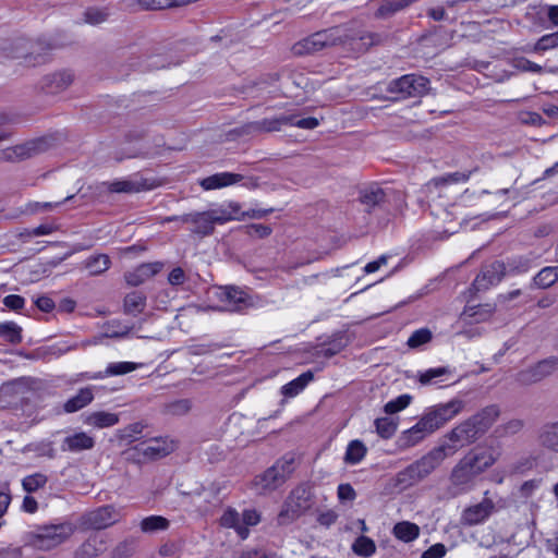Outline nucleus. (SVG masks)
Returning <instances> with one entry per match:
<instances>
[{
	"instance_id": "f257e3e1",
	"label": "nucleus",
	"mask_w": 558,
	"mask_h": 558,
	"mask_svg": "<svg viewBox=\"0 0 558 558\" xmlns=\"http://www.w3.org/2000/svg\"><path fill=\"white\" fill-rule=\"evenodd\" d=\"M446 458L437 447L433 448L421 459L408 465L396 475L397 485L408 488L426 478Z\"/></svg>"
},
{
	"instance_id": "f03ea898",
	"label": "nucleus",
	"mask_w": 558,
	"mask_h": 558,
	"mask_svg": "<svg viewBox=\"0 0 558 558\" xmlns=\"http://www.w3.org/2000/svg\"><path fill=\"white\" fill-rule=\"evenodd\" d=\"M39 43H33L26 38H16L0 47V54L7 59L24 60V64L35 66L47 61V53Z\"/></svg>"
},
{
	"instance_id": "7ed1b4c3",
	"label": "nucleus",
	"mask_w": 558,
	"mask_h": 558,
	"mask_svg": "<svg viewBox=\"0 0 558 558\" xmlns=\"http://www.w3.org/2000/svg\"><path fill=\"white\" fill-rule=\"evenodd\" d=\"M464 407L465 402L462 399L453 398L447 402L426 408L420 418L422 424L433 434L458 416L464 410Z\"/></svg>"
},
{
	"instance_id": "20e7f679",
	"label": "nucleus",
	"mask_w": 558,
	"mask_h": 558,
	"mask_svg": "<svg viewBox=\"0 0 558 558\" xmlns=\"http://www.w3.org/2000/svg\"><path fill=\"white\" fill-rule=\"evenodd\" d=\"M481 435L469 418L462 421L450 429L445 436L444 441L437 446L445 458L452 457L459 449L475 442Z\"/></svg>"
},
{
	"instance_id": "39448f33",
	"label": "nucleus",
	"mask_w": 558,
	"mask_h": 558,
	"mask_svg": "<svg viewBox=\"0 0 558 558\" xmlns=\"http://www.w3.org/2000/svg\"><path fill=\"white\" fill-rule=\"evenodd\" d=\"M428 88V78L415 74L403 75L388 82L386 85V90L391 94L390 98L392 100H401L409 97H421L427 93Z\"/></svg>"
},
{
	"instance_id": "423d86ee",
	"label": "nucleus",
	"mask_w": 558,
	"mask_h": 558,
	"mask_svg": "<svg viewBox=\"0 0 558 558\" xmlns=\"http://www.w3.org/2000/svg\"><path fill=\"white\" fill-rule=\"evenodd\" d=\"M75 530L71 522L43 526L34 535L33 545L41 550H50L70 538Z\"/></svg>"
},
{
	"instance_id": "0eeeda50",
	"label": "nucleus",
	"mask_w": 558,
	"mask_h": 558,
	"mask_svg": "<svg viewBox=\"0 0 558 558\" xmlns=\"http://www.w3.org/2000/svg\"><path fill=\"white\" fill-rule=\"evenodd\" d=\"M341 38L339 27L317 32L292 46V52L296 56L314 53L327 46L336 45Z\"/></svg>"
},
{
	"instance_id": "6e6552de",
	"label": "nucleus",
	"mask_w": 558,
	"mask_h": 558,
	"mask_svg": "<svg viewBox=\"0 0 558 558\" xmlns=\"http://www.w3.org/2000/svg\"><path fill=\"white\" fill-rule=\"evenodd\" d=\"M260 515L254 509H246L240 514L235 509L228 508L220 518V524L227 529H233L241 539H246L250 535V526L259 523Z\"/></svg>"
},
{
	"instance_id": "1a4fd4ad",
	"label": "nucleus",
	"mask_w": 558,
	"mask_h": 558,
	"mask_svg": "<svg viewBox=\"0 0 558 558\" xmlns=\"http://www.w3.org/2000/svg\"><path fill=\"white\" fill-rule=\"evenodd\" d=\"M311 506L310 492L306 487L299 486L293 489L284 501L279 514L278 523L283 525L299 518Z\"/></svg>"
},
{
	"instance_id": "9d476101",
	"label": "nucleus",
	"mask_w": 558,
	"mask_h": 558,
	"mask_svg": "<svg viewBox=\"0 0 558 558\" xmlns=\"http://www.w3.org/2000/svg\"><path fill=\"white\" fill-rule=\"evenodd\" d=\"M51 146L48 137L28 140L13 147H8L1 153V158L8 161H21L43 154Z\"/></svg>"
},
{
	"instance_id": "9b49d317",
	"label": "nucleus",
	"mask_w": 558,
	"mask_h": 558,
	"mask_svg": "<svg viewBox=\"0 0 558 558\" xmlns=\"http://www.w3.org/2000/svg\"><path fill=\"white\" fill-rule=\"evenodd\" d=\"M478 504L466 507L461 513V524L464 526H475L485 523L495 511V502L487 498L488 492Z\"/></svg>"
},
{
	"instance_id": "f8f14e48",
	"label": "nucleus",
	"mask_w": 558,
	"mask_h": 558,
	"mask_svg": "<svg viewBox=\"0 0 558 558\" xmlns=\"http://www.w3.org/2000/svg\"><path fill=\"white\" fill-rule=\"evenodd\" d=\"M558 368V357L549 356L518 373L517 379L523 385H532L550 376Z\"/></svg>"
},
{
	"instance_id": "ddd939ff",
	"label": "nucleus",
	"mask_w": 558,
	"mask_h": 558,
	"mask_svg": "<svg viewBox=\"0 0 558 558\" xmlns=\"http://www.w3.org/2000/svg\"><path fill=\"white\" fill-rule=\"evenodd\" d=\"M117 522V512L112 506H102L82 515L81 524L86 529L102 530Z\"/></svg>"
},
{
	"instance_id": "4468645a",
	"label": "nucleus",
	"mask_w": 558,
	"mask_h": 558,
	"mask_svg": "<svg viewBox=\"0 0 558 558\" xmlns=\"http://www.w3.org/2000/svg\"><path fill=\"white\" fill-rule=\"evenodd\" d=\"M138 367H140V364L134 363V362H124V361L112 362L107 365L105 371L85 372V373L78 374L75 381L84 380V379L99 380V379H105V378L111 377V376L125 375V374L136 371Z\"/></svg>"
},
{
	"instance_id": "2eb2a0df",
	"label": "nucleus",
	"mask_w": 558,
	"mask_h": 558,
	"mask_svg": "<svg viewBox=\"0 0 558 558\" xmlns=\"http://www.w3.org/2000/svg\"><path fill=\"white\" fill-rule=\"evenodd\" d=\"M477 472H475L474 468L470 462L465 460L463 457L452 469L450 474V482L452 486L457 488V493L466 492L474 478L477 476Z\"/></svg>"
},
{
	"instance_id": "dca6fc26",
	"label": "nucleus",
	"mask_w": 558,
	"mask_h": 558,
	"mask_svg": "<svg viewBox=\"0 0 558 558\" xmlns=\"http://www.w3.org/2000/svg\"><path fill=\"white\" fill-rule=\"evenodd\" d=\"M175 449L173 440L168 438H154L148 441L141 442L136 450L147 459H159L168 456Z\"/></svg>"
},
{
	"instance_id": "f3484780",
	"label": "nucleus",
	"mask_w": 558,
	"mask_h": 558,
	"mask_svg": "<svg viewBox=\"0 0 558 558\" xmlns=\"http://www.w3.org/2000/svg\"><path fill=\"white\" fill-rule=\"evenodd\" d=\"M217 295L223 303L220 311L239 312L247 305V294L233 287L220 289Z\"/></svg>"
},
{
	"instance_id": "a211bd4d",
	"label": "nucleus",
	"mask_w": 558,
	"mask_h": 558,
	"mask_svg": "<svg viewBox=\"0 0 558 558\" xmlns=\"http://www.w3.org/2000/svg\"><path fill=\"white\" fill-rule=\"evenodd\" d=\"M504 276V267L500 263L496 262L486 266L476 276L473 281V288L475 291H484L501 281Z\"/></svg>"
},
{
	"instance_id": "6ab92c4d",
	"label": "nucleus",
	"mask_w": 558,
	"mask_h": 558,
	"mask_svg": "<svg viewBox=\"0 0 558 558\" xmlns=\"http://www.w3.org/2000/svg\"><path fill=\"white\" fill-rule=\"evenodd\" d=\"M391 189L381 187L378 184H371L360 193V201L367 208L380 207L389 201Z\"/></svg>"
},
{
	"instance_id": "aec40b11",
	"label": "nucleus",
	"mask_w": 558,
	"mask_h": 558,
	"mask_svg": "<svg viewBox=\"0 0 558 558\" xmlns=\"http://www.w3.org/2000/svg\"><path fill=\"white\" fill-rule=\"evenodd\" d=\"M107 549V537L100 533L92 534L76 550L75 558H96Z\"/></svg>"
},
{
	"instance_id": "412c9836",
	"label": "nucleus",
	"mask_w": 558,
	"mask_h": 558,
	"mask_svg": "<svg viewBox=\"0 0 558 558\" xmlns=\"http://www.w3.org/2000/svg\"><path fill=\"white\" fill-rule=\"evenodd\" d=\"M244 177L233 172H218L206 177L199 181V185L205 191L218 190L240 183Z\"/></svg>"
},
{
	"instance_id": "4be33fe9",
	"label": "nucleus",
	"mask_w": 558,
	"mask_h": 558,
	"mask_svg": "<svg viewBox=\"0 0 558 558\" xmlns=\"http://www.w3.org/2000/svg\"><path fill=\"white\" fill-rule=\"evenodd\" d=\"M163 267L160 262L144 263L137 266L135 269L125 274V281L128 284L136 287L158 274Z\"/></svg>"
},
{
	"instance_id": "5701e85b",
	"label": "nucleus",
	"mask_w": 558,
	"mask_h": 558,
	"mask_svg": "<svg viewBox=\"0 0 558 558\" xmlns=\"http://www.w3.org/2000/svg\"><path fill=\"white\" fill-rule=\"evenodd\" d=\"M209 213L213 216L211 219L218 225L243 219V210L238 202L223 203L218 208L209 210Z\"/></svg>"
},
{
	"instance_id": "b1692460",
	"label": "nucleus",
	"mask_w": 558,
	"mask_h": 558,
	"mask_svg": "<svg viewBox=\"0 0 558 558\" xmlns=\"http://www.w3.org/2000/svg\"><path fill=\"white\" fill-rule=\"evenodd\" d=\"M95 446V439L93 436L88 435L85 432H76L74 434H71L66 436L62 444H61V450L62 451H70V452H81L85 450H90Z\"/></svg>"
},
{
	"instance_id": "393cba45",
	"label": "nucleus",
	"mask_w": 558,
	"mask_h": 558,
	"mask_svg": "<svg viewBox=\"0 0 558 558\" xmlns=\"http://www.w3.org/2000/svg\"><path fill=\"white\" fill-rule=\"evenodd\" d=\"M499 414V408L493 404L482 409L480 412L469 417V420L482 436L492 427Z\"/></svg>"
},
{
	"instance_id": "a878e982",
	"label": "nucleus",
	"mask_w": 558,
	"mask_h": 558,
	"mask_svg": "<svg viewBox=\"0 0 558 558\" xmlns=\"http://www.w3.org/2000/svg\"><path fill=\"white\" fill-rule=\"evenodd\" d=\"M108 191L112 193H138L141 191L149 190L147 181L142 178H128L121 180H114L112 182L105 183Z\"/></svg>"
},
{
	"instance_id": "bb28decb",
	"label": "nucleus",
	"mask_w": 558,
	"mask_h": 558,
	"mask_svg": "<svg viewBox=\"0 0 558 558\" xmlns=\"http://www.w3.org/2000/svg\"><path fill=\"white\" fill-rule=\"evenodd\" d=\"M286 480L284 472L280 471V465H272L256 478L255 484L259 493H264L276 489L283 484Z\"/></svg>"
},
{
	"instance_id": "cd10ccee",
	"label": "nucleus",
	"mask_w": 558,
	"mask_h": 558,
	"mask_svg": "<svg viewBox=\"0 0 558 558\" xmlns=\"http://www.w3.org/2000/svg\"><path fill=\"white\" fill-rule=\"evenodd\" d=\"M94 389V386L81 388L75 396L64 402L63 411L69 414L75 413L89 405L95 398Z\"/></svg>"
},
{
	"instance_id": "c85d7f7f",
	"label": "nucleus",
	"mask_w": 558,
	"mask_h": 558,
	"mask_svg": "<svg viewBox=\"0 0 558 558\" xmlns=\"http://www.w3.org/2000/svg\"><path fill=\"white\" fill-rule=\"evenodd\" d=\"M120 421L119 414L107 411H93L83 415V423L94 428H108L117 425Z\"/></svg>"
},
{
	"instance_id": "c756f323",
	"label": "nucleus",
	"mask_w": 558,
	"mask_h": 558,
	"mask_svg": "<svg viewBox=\"0 0 558 558\" xmlns=\"http://www.w3.org/2000/svg\"><path fill=\"white\" fill-rule=\"evenodd\" d=\"M211 215L208 211L195 213L184 215L181 219L183 222L193 223L194 228L192 231L197 234L207 235L214 230L215 221L211 219Z\"/></svg>"
},
{
	"instance_id": "7c9ffc66",
	"label": "nucleus",
	"mask_w": 558,
	"mask_h": 558,
	"mask_svg": "<svg viewBox=\"0 0 558 558\" xmlns=\"http://www.w3.org/2000/svg\"><path fill=\"white\" fill-rule=\"evenodd\" d=\"M73 75L69 71H60L45 76L43 80V89L48 94H57L71 85Z\"/></svg>"
},
{
	"instance_id": "2f4dec72",
	"label": "nucleus",
	"mask_w": 558,
	"mask_h": 558,
	"mask_svg": "<svg viewBox=\"0 0 558 558\" xmlns=\"http://www.w3.org/2000/svg\"><path fill=\"white\" fill-rule=\"evenodd\" d=\"M430 434L432 433L425 425L422 424L420 418L415 425L402 432L401 436L399 437V444L403 448H411L416 446Z\"/></svg>"
},
{
	"instance_id": "473e14b6",
	"label": "nucleus",
	"mask_w": 558,
	"mask_h": 558,
	"mask_svg": "<svg viewBox=\"0 0 558 558\" xmlns=\"http://www.w3.org/2000/svg\"><path fill=\"white\" fill-rule=\"evenodd\" d=\"M465 460L472 464L475 472L480 475L496 462V457L489 450H472L464 456Z\"/></svg>"
},
{
	"instance_id": "72a5a7b5",
	"label": "nucleus",
	"mask_w": 558,
	"mask_h": 558,
	"mask_svg": "<svg viewBox=\"0 0 558 558\" xmlns=\"http://www.w3.org/2000/svg\"><path fill=\"white\" fill-rule=\"evenodd\" d=\"M538 442L543 448L558 453V421L541 427Z\"/></svg>"
},
{
	"instance_id": "f704fd0d",
	"label": "nucleus",
	"mask_w": 558,
	"mask_h": 558,
	"mask_svg": "<svg viewBox=\"0 0 558 558\" xmlns=\"http://www.w3.org/2000/svg\"><path fill=\"white\" fill-rule=\"evenodd\" d=\"M420 533V526L410 521L398 522L392 527L393 536L403 543L414 542L418 538Z\"/></svg>"
},
{
	"instance_id": "c9c22d12",
	"label": "nucleus",
	"mask_w": 558,
	"mask_h": 558,
	"mask_svg": "<svg viewBox=\"0 0 558 558\" xmlns=\"http://www.w3.org/2000/svg\"><path fill=\"white\" fill-rule=\"evenodd\" d=\"M314 374L311 371L302 373L293 380L287 383L281 387V393L286 398H294L300 395L305 387L313 380Z\"/></svg>"
},
{
	"instance_id": "e433bc0d",
	"label": "nucleus",
	"mask_w": 558,
	"mask_h": 558,
	"mask_svg": "<svg viewBox=\"0 0 558 558\" xmlns=\"http://www.w3.org/2000/svg\"><path fill=\"white\" fill-rule=\"evenodd\" d=\"M289 123V114L283 113L279 117L274 118H264L259 121L253 122L250 128L254 132H277L282 129V126L288 125Z\"/></svg>"
},
{
	"instance_id": "4c0bfd02",
	"label": "nucleus",
	"mask_w": 558,
	"mask_h": 558,
	"mask_svg": "<svg viewBox=\"0 0 558 558\" xmlns=\"http://www.w3.org/2000/svg\"><path fill=\"white\" fill-rule=\"evenodd\" d=\"M111 260L107 254H97L86 258L83 263L84 269L90 276H98L110 268Z\"/></svg>"
},
{
	"instance_id": "58836bf2",
	"label": "nucleus",
	"mask_w": 558,
	"mask_h": 558,
	"mask_svg": "<svg viewBox=\"0 0 558 558\" xmlns=\"http://www.w3.org/2000/svg\"><path fill=\"white\" fill-rule=\"evenodd\" d=\"M367 454V447L359 439L351 440L345 449L343 461L349 465H355L363 461Z\"/></svg>"
},
{
	"instance_id": "ea45409f",
	"label": "nucleus",
	"mask_w": 558,
	"mask_h": 558,
	"mask_svg": "<svg viewBox=\"0 0 558 558\" xmlns=\"http://www.w3.org/2000/svg\"><path fill=\"white\" fill-rule=\"evenodd\" d=\"M558 281V265L541 269L533 278V284L539 289H547Z\"/></svg>"
},
{
	"instance_id": "a19ab883",
	"label": "nucleus",
	"mask_w": 558,
	"mask_h": 558,
	"mask_svg": "<svg viewBox=\"0 0 558 558\" xmlns=\"http://www.w3.org/2000/svg\"><path fill=\"white\" fill-rule=\"evenodd\" d=\"M146 306V296L140 291H133L126 294L124 299V311L126 314L136 316L144 311Z\"/></svg>"
},
{
	"instance_id": "79ce46f5",
	"label": "nucleus",
	"mask_w": 558,
	"mask_h": 558,
	"mask_svg": "<svg viewBox=\"0 0 558 558\" xmlns=\"http://www.w3.org/2000/svg\"><path fill=\"white\" fill-rule=\"evenodd\" d=\"M449 374H451V371L449 367H446V366L428 368V369L420 373L418 381L424 386L438 385L441 381H444V379H441V378Z\"/></svg>"
},
{
	"instance_id": "37998d69",
	"label": "nucleus",
	"mask_w": 558,
	"mask_h": 558,
	"mask_svg": "<svg viewBox=\"0 0 558 558\" xmlns=\"http://www.w3.org/2000/svg\"><path fill=\"white\" fill-rule=\"evenodd\" d=\"M0 338L10 344L22 342V328L14 322L0 323Z\"/></svg>"
},
{
	"instance_id": "c03bdc74",
	"label": "nucleus",
	"mask_w": 558,
	"mask_h": 558,
	"mask_svg": "<svg viewBox=\"0 0 558 558\" xmlns=\"http://www.w3.org/2000/svg\"><path fill=\"white\" fill-rule=\"evenodd\" d=\"M352 551L360 557L368 558L376 553L375 542L364 535L359 536L352 544Z\"/></svg>"
},
{
	"instance_id": "a18cd8bd",
	"label": "nucleus",
	"mask_w": 558,
	"mask_h": 558,
	"mask_svg": "<svg viewBox=\"0 0 558 558\" xmlns=\"http://www.w3.org/2000/svg\"><path fill=\"white\" fill-rule=\"evenodd\" d=\"M414 1L415 0H383L381 4L377 9L376 16L388 17Z\"/></svg>"
},
{
	"instance_id": "49530a36",
	"label": "nucleus",
	"mask_w": 558,
	"mask_h": 558,
	"mask_svg": "<svg viewBox=\"0 0 558 558\" xmlns=\"http://www.w3.org/2000/svg\"><path fill=\"white\" fill-rule=\"evenodd\" d=\"M169 525V520L161 515H149L141 521V530L144 533L165 531Z\"/></svg>"
},
{
	"instance_id": "de8ad7c7",
	"label": "nucleus",
	"mask_w": 558,
	"mask_h": 558,
	"mask_svg": "<svg viewBox=\"0 0 558 558\" xmlns=\"http://www.w3.org/2000/svg\"><path fill=\"white\" fill-rule=\"evenodd\" d=\"M374 425L377 434L384 439L392 437L397 430V423L390 417L376 418Z\"/></svg>"
},
{
	"instance_id": "09e8293b",
	"label": "nucleus",
	"mask_w": 558,
	"mask_h": 558,
	"mask_svg": "<svg viewBox=\"0 0 558 558\" xmlns=\"http://www.w3.org/2000/svg\"><path fill=\"white\" fill-rule=\"evenodd\" d=\"M411 401H412V397L410 395H408V393L400 395L399 397L388 401L384 407V411L387 414L398 413V412L404 410L405 408H408L410 405Z\"/></svg>"
},
{
	"instance_id": "8fccbe9b",
	"label": "nucleus",
	"mask_w": 558,
	"mask_h": 558,
	"mask_svg": "<svg viewBox=\"0 0 558 558\" xmlns=\"http://www.w3.org/2000/svg\"><path fill=\"white\" fill-rule=\"evenodd\" d=\"M48 478L43 473H35L23 478L22 486L27 493H34L44 487Z\"/></svg>"
},
{
	"instance_id": "3c124183",
	"label": "nucleus",
	"mask_w": 558,
	"mask_h": 558,
	"mask_svg": "<svg viewBox=\"0 0 558 558\" xmlns=\"http://www.w3.org/2000/svg\"><path fill=\"white\" fill-rule=\"evenodd\" d=\"M16 120L17 116L14 112L0 109V142L5 141L10 136L7 126L15 123Z\"/></svg>"
},
{
	"instance_id": "603ef678",
	"label": "nucleus",
	"mask_w": 558,
	"mask_h": 558,
	"mask_svg": "<svg viewBox=\"0 0 558 558\" xmlns=\"http://www.w3.org/2000/svg\"><path fill=\"white\" fill-rule=\"evenodd\" d=\"M288 125L303 130H314L319 125V119L315 117L300 118L298 114H289Z\"/></svg>"
},
{
	"instance_id": "864d4df0",
	"label": "nucleus",
	"mask_w": 558,
	"mask_h": 558,
	"mask_svg": "<svg viewBox=\"0 0 558 558\" xmlns=\"http://www.w3.org/2000/svg\"><path fill=\"white\" fill-rule=\"evenodd\" d=\"M432 339V332L427 328H421L415 330L408 339L407 344L410 348H418Z\"/></svg>"
},
{
	"instance_id": "5fc2aeb1",
	"label": "nucleus",
	"mask_w": 558,
	"mask_h": 558,
	"mask_svg": "<svg viewBox=\"0 0 558 558\" xmlns=\"http://www.w3.org/2000/svg\"><path fill=\"white\" fill-rule=\"evenodd\" d=\"M107 19H108L107 11L101 10V9L90 8L84 12V21H85V23L90 24V25L101 24V23L106 22Z\"/></svg>"
},
{
	"instance_id": "6e6d98bb",
	"label": "nucleus",
	"mask_w": 558,
	"mask_h": 558,
	"mask_svg": "<svg viewBox=\"0 0 558 558\" xmlns=\"http://www.w3.org/2000/svg\"><path fill=\"white\" fill-rule=\"evenodd\" d=\"M58 230V227L53 223H43L33 229H26L21 235H25L27 238L34 236H43L52 234Z\"/></svg>"
},
{
	"instance_id": "4d7b16f0",
	"label": "nucleus",
	"mask_w": 558,
	"mask_h": 558,
	"mask_svg": "<svg viewBox=\"0 0 558 558\" xmlns=\"http://www.w3.org/2000/svg\"><path fill=\"white\" fill-rule=\"evenodd\" d=\"M556 47H558V31L556 33L542 36L535 45V50L545 51Z\"/></svg>"
},
{
	"instance_id": "13d9d810",
	"label": "nucleus",
	"mask_w": 558,
	"mask_h": 558,
	"mask_svg": "<svg viewBox=\"0 0 558 558\" xmlns=\"http://www.w3.org/2000/svg\"><path fill=\"white\" fill-rule=\"evenodd\" d=\"M134 551V542L125 539L119 543L112 550V558H125Z\"/></svg>"
},
{
	"instance_id": "bf43d9fd",
	"label": "nucleus",
	"mask_w": 558,
	"mask_h": 558,
	"mask_svg": "<svg viewBox=\"0 0 558 558\" xmlns=\"http://www.w3.org/2000/svg\"><path fill=\"white\" fill-rule=\"evenodd\" d=\"M471 172H453L449 173L447 177L435 179L433 181V184L435 186H438L439 184L444 183H459V182H466L470 179Z\"/></svg>"
},
{
	"instance_id": "052dcab7",
	"label": "nucleus",
	"mask_w": 558,
	"mask_h": 558,
	"mask_svg": "<svg viewBox=\"0 0 558 558\" xmlns=\"http://www.w3.org/2000/svg\"><path fill=\"white\" fill-rule=\"evenodd\" d=\"M3 305L11 311H20L25 305V299L17 294H9L2 300Z\"/></svg>"
},
{
	"instance_id": "680f3d73",
	"label": "nucleus",
	"mask_w": 558,
	"mask_h": 558,
	"mask_svg": "<svg viewBox=\"0 0 558 558\" xmlns=\"http://www.w3.org/2000/svg\"><path fill=\"white\" fill-rule=\"evenodd\" d=\"M138 4L146 10H162L173 7L172 0H138Z\"/></svg>"
},
{
	"instance_id": "e2e57ef3",
	"label": "nucleus",
	"mask_w": 558,
	"mask_h": 558,
	"mask_svg": "<svg viewBox=\"0 0 558 558\" xmlns=\"http://www.w3.org/2000/svg\"><path fill=\"white\" fill-rule=\"evenodd\" d=\"M514 66L523 72L542 73L543 71V68L539 64L525 58L515 60Z\"/></svg>"
},
{
	"instance_id": "0e129e2a",
	"label": "nucleus",
	"mask_w": 558,
	"mask_h": 558,
	"mask_svg": "<svg viewBox=\"0 0 558 558\" xmlns=\"http://www.w3.org/2000/svg\"><path fill=\"white\" fill-rule=\"evenodd\" d=\"M446 554V546L442 543H436L423 551L421 558H444Z\"/></svg>"
},
{
	"instance_id": "69168bd1",
	"label": "nucleus",
	"mask_w": 558,
	"mask_h": 558,
	"mask_svg": "<svg viewBox=\"0 0 558 558\" xmlns=\"http://www.w3.org/2000/svg\"><path fill=\"white\" fill-rule=\"evenodd\" d=\"M250 234L255 235L257 238H266L271 234L272 230L269 226L262 223H253L248 227Z\"/></svg>"
},
{
	"instance_id": "338daca9",
	"label": "nucleus",
	"mask_w": 558,
	"mask_h": 558,
	"mask_svg": "<svg viewBox=\"0 0 558 558\" xmlns=\"http://www.w3.org/2000/svg\"><path fill=\"white\" fill-rule=\"evenodd\" d=\"M240 558H280L275 553H266L260 549H247L242 551Z\"/></svg>"
},
{
	"instance_id": "774afa93",
	"label": "nucleus",
	"mask_w": 558,
	"mask_h": 558,
	"mask_svg": "<svg viewBox=\"0 0 558 558\" xmlns=\"http://www.w3.org/2000/svg\"><path fill=\"white\" fill-rule=\"evenodd\" d=\"M355 490L350 484H340L338 486V498L340 500H354L355 499Z\"/></svg>"
}]
</instances>
